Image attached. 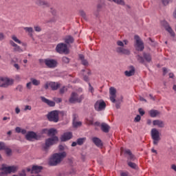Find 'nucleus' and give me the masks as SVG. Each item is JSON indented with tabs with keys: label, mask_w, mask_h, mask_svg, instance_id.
Returning a JSON list of instances; mask_svg holds the SVG:
<instances>
[{
	"label": "nucleus",
	"mask_w": 176,
	"mask_h": 176,
	"mask_svg": "<svg viewBox=\"0 0 176 176\" xmlns=\"http://www.w3.org/2000/svg\"><path fill=\"white\" fill-rule=\"evenodd\" d=\"M65 157H67V153L65 151L54 153L50 158L48 164L52 166H58L64 160Z\"/></svg>",
	"instance_id": "nucleus-1"
},
{
	"label": "nucleus",
	"mask_w": 176,
	"mask_h": 176,
	"mask_svg": "<svg viewBox=\"0 0 176 176\" xmlns=\"http://www.w3.org/2000/svg\"><path fill=\"white\" fill-rule=\"evenodd\" d=\"M58 142V137L53 136L45 140V144L43 145V149L44 151H48L50 146L56 145Z\"/></svg>",
	"instance_id": "nucleus-2"
},
{
	"label": "nucleus",
	"mask_w": 176,
	"mask_h": 176,
	"mask_svg": "<svg viewBox=\"0 0 176 176\" xmlns=\"http://www.w3.org/2000/svg\"><path fill=\"white\" fill-rule=\"evenodd\" d=\"M136 58L140 64L146 65V63H151L152 61V55L148 52H143V56L137 55Z\"/></svg>",
	"instance_id": "nucleus-3"
},
{
	"label": "nucleus",
	"mask_w": 176,
	"mask_h": 176,
	"mask_svg": "<svg viewBox=\"0 0 176 176\" xmlns=\"http://www.w3.org/2000/svg\"><path fill=\"white\" fill-rule=\"evenodd\" d=\"M58 115H60V111L53 110L47 114V118L49 122L58 123V122L60 120V117L58 116Z\"/></svg>",
	"instance_id": "nucleus-4"
},
{
	"label": "nucleus",
	"mask_w": 176,
	"mask_h": 176,
	"mask_svg": "<svg viewBox=\"0 0 176 176\" xmlns=\"http://www.w3.org/2000/svg\"><path fill=\"white\" fill-rule=\"evenodd\" d=\"M83 100H85L84 94L79 96L78 93L72 92L70 95V98H69V102H70V104H75V102H78V104H80Z\"/></svg>",
	"instance_id": "nucleus-5"
},
{
	"label": "nucleus",
	"mask_w": 176,
	"mask_h": 176,
	"mask_svg": "<svg viewBox=\"0 0 176 176\" xmlns=\"http://www.w3.org/2000/svg\"><path fill=\"white\" fill-rule=\"evenodd\" d=\"M109 94H110V101L115 104V102H123V96H121L120 98L116 99V89L114 87L109 88Z\"/></svg>",
	"instance_id": "nucleus-6"
},
{
	"label": "nucleus",
	"mask_w": 176,
	"mask_h": 176,
	"mask_svg": "<svg viewBox=\"0 0 176 176\" xmlns=\"http://www.w3.org/2000/svg\"><path fill=\"white\" fill-rule=\"evenodd\" d=\"M56 50L59 54H68L69 50H68V45L66 43H58L56 47Z\"/></svg>",
	"instance_id": "nucleus-7"
},
{
	"label": "nucleus",
	"mask_w": 176,
	"mask_h": 176,
	"mask_svg": "<svg viewBox=\"0 0 176 176\" xmlns=\"http://www.w3.org/2000/svg\"><path fill=\"white\" fill-rule=\"evenodd\" d=\"M151 138L153 140V145H157L159 144V142L160 141V133H159V131L157 129H151Z\"/></svg>",
	"instance_id": "nucleus-8"
},
{
	"label": "nucleus",
	"mask_w": 176,
	"mask_h": 176,
	"mask_svg": "<svg viewBox=\"0 0 176 176\" xmlns=\"http://www.w3.org/2000/svg\"><path fill=\"white\" fill-rule=\"evenodd\" d=\"M25 138L27 141H39V140H41V135H38L36 133L30 131L26 133Z\"/></svg>",
	"instance_id": "nucleus-9"
},
{
	"label": "nucleus",
	"mask_w": 176,
	"mask_h": 176,
	"mask_svg": "<svg viewBox=\"0 0 176 176\" xmlns=\"http://www.w3.org/2000/svg\"><path fill=\"white\" fill-rule=\"evenodd\" d=\"M14 82L13 79L6 77H0V87H9V86H12Z\"/></svg>",
	"instance_id": "nucleus-10"
},
{
	"label": "nucleus",
	"mask_w": 176,
	"mask_h": 176,
	"mask_svg": "<svg viewBox=\"0 0 176 176\" xmlns=\"http://www.w3.org/2000/svg\"><path fill=\"white\" fill-rule=\"evenodd\" d=\"M1 171H5L7 174H11V173H16L17 170H19V166H6L4 164L1 165V168H0Z\"/></svg>",
	"instance_id": "nucleus-11"
},
{
	"label": "nucleus",
	"mask_w": 176,
	"mask_h": 176,
	"mask_svg": "<svg viewBox=\"0 0 176 176\" xmlns=\"http://www.w3.org/2000/svg\"><path fill=\"white\" fill-rule=\"evenodd\" d=\"M60 85L58 82L47 81L44 84L43 88L45 90H48L49 87H50L52 90L55 91L58 90V89H60Z\"/></svg>",
	"instance_id": "nucleus-12"
},
{
	"label": "nucleus",
	"mask_w": 176,
	"mask_h": 176,
	"mask_svg": "<svg viewBox=\"0 0 176 176\" xmlns=\"http://www.w3.org/2000/svg\"><path fill=\"white\" fill-rule=\"evenodd\" d=\"M134 39L135 40V47L136 50L138 52H142L144 49H145V47L144 45V42L141 41V38H140V36L135 35Z\"/></svg>",
	"instance_id": "nucleus-13"
},
{
	"label": "nucleus",
	"mask_w": 176,
	"mask_h": 176,
	"mask_svg": "<svg viewBox=\"0 0 176 176\" xmlns=\"http://www.w3.org/2000/svg\"><path fill=\"white\" fill-rule=\"evenodd\" d=\"M94 108L98 112H101V111H104L107 108V103L103 100H99L96 102Z\"/></svg>",
	"instance_id": "nucleus-14"
},
{
	"label": "nucleus",
	"mask_w": 176,
	"mask_h": 176,
	"mask_svg": "<svg viewBox=\"0 0 176 176\" xmlns=\"http://www.w3.org/2000/svg\"><path fill=\"white\" fill-rule=\"evenodd\" d=\"M44 63L47 68H56L57 67V60L54 59L46 58Z\"/></svg>",
	"instance_id": "nucleus-15"
},
{
	"label": "nucleus",
	"mask_w": 176,
	"mask_h": 176,
	"mask_svg": "<svg viewBox=\"0 0 176 176\" xmlns=\"http://www.w3.org/2000/svg\"><path fill=\"white\" fill-rule=\"evenodd\" d=\"M82 76H83V80H85V82H87L88 84L90 83V79L89 78V76H90V75H91V71H90V69H82L81 70ZM85 72L87 73V76L86 75V74H85Z\"/></svg>",
	"instance_id": "nucleus-16"
},
{
	"label": "nucleus",
	"mask_w": 176,
	"mask_h": 176,
	"mask_svg": "<svg viewBox=\"0 0 176 176\" xmlns=\"http://www.w3.org/2000/svg\"><path fill=\"white\" fill-rule=\"evenodd\" d=\"M72 138V132H66L64 133L61 136H60V141L61 142H65L67 141H69Z\"/></svg>",
	"instance_id": "nucleus-17"
},
{
	"label": "nucleus",
	"mask_w": 176,
	"mask_h": 176,
	"mask_svg": "<svg viewBox=\"0 0 176 176\" xmlns=\"http://www.w3.org/2000/svg\"><path fill=\"white\" fill-rule=\"evenodd\" d=\"M41 100L43 102H44L45 104H47V105H48V107H56V102L53 101V100H50L46 98H45L44 96H41Z\"/></svg>",
	"instance_id": "nucleus-18"
},
{
	"label": "nucleus",
	"mask_w": 176,
	"mask_h": 176,
	"mask_svg": "<svg viewBox=\"0 0 176 176\" xmlns=\"http://www.w3.org/2000/svg\"><path fill=\"white\" fill-rule=\"evenodd\" d=\"M92 142H94L96 146H98V148H102V146H104L102 140L97 137L92 138Z\"/></svg>",
	"instance_id": "nucleus-19"
},
{
	"label": "nucleus",
	"mask_w": 176,
	"mask_h": 176,
	"mask_svg": "<svg viewBox=\"0 0 176 176\" xmlns=\"http://www.w3.org/2000/svg\"><path fill=\"white\" fill-rule=\"evenodd\" d=\"M116 50L119 54L130 55V50L123 48V47H118Z\"/></svg>",
	"instance_id": "nucleus-20"
},
{
	"label": "nucleus",
	"mask_w": 176,
	"mask_h": 176,
	"mask_svg": "<svg viewBox=\"0 0 176 176\" xmlns=\"http://www.w3.org/2000/svg\"><path fill=\"white\" fill-rule=\"evenodd\" d=\"M43 170V167L38 165H34L32 167V174H39Z\"/></svg>",
	"instance_id": "nucleus-21"
},
{
	"label": "nucleus",
	"mask_w": 176,
	"mask_h": 176,
	"mask_svg": "<svg viewBox=\"0 0 176 176\" xmlns=\"http://www.w3.org/2000/svg\"><path fill=\"white\" fill-rule=\"evenodd\" d=\"M124 153L129 155L127 162H134V160H135V156L133 155L130 149H126L124 151Z\"/></svg>",
	"instance_id": "nucleus-22"
},
{
	"label": "nucleus",
	"mask_w": 176,
	"mask_h": 176,
	"mask_svg": "<svg viewBox=\"0 0 176 176\" xmlns=\"http://www.w3.org/2000/svg\"><path fill=\"white\" fill-rule=\"evenodd\" d=\"M36 3L38 6H43V8H49L50 6V3L45 0H36Z\"/></svg>",
	"instance_id": "nucleus-23"
},
{
	"label": "nucleus",
	"mask_w": 176,
	"mask_h": 176,
	"mask_svg": "<svg viewBox=\"0 0 176 176\" xmlns=\"http://www.w3.org/2000/svg\"><path fill=\"white\" fill-rule=\"evenodd\" d=\"M100 129L103 133H109V130H111V126L108 125V124L103 122L100 125Z\"/></svg>",
	"instance_id": "nucleus-24"
},
{
	"label": "nucleus",
	"mask_w": 176,
	"mask_h": 176,
	"mask_svg": "<svg viewBox=\"0 0 176 176\" xmlns=\"http://www.w3.org/2000/svg\"><path fill=\"white\" fill-rule=\"evenodd\" d=\"M131 69L129 71H125L124 72V75L125 76H133L135 75V67H134V66H131L130 67Z\"/></svg>",
	"instance_id": "nucleus-25"
},
{
	"label": "nucleus",
	"mask_w": 176,
	"mask_h": 176,
	"mask_svg": "<svg viewBox=\"0 0 176 176\" xmlns=\"http://www.w3.org/2000/svg\"><path fill=\"white\" fill-rule=\"evenodd\" d=\"M153 126H157L158 127L163 129L164 127V122L160 120H155L153 121Z\"/></svg>",
	"instance_id": "nucleus-26"
},
{
	"label": "nucleus",
	"mask_w": 176,
	"mask_h": 176,
	"mask_svg": "<svg viewBox=\"0 0 176 176\" xmlns=\"http://www.w3.org/2000/svg\"><path fill=\"white\" fill-rule=\"evenodd\" d=\"M75 42V38L72 37L71 35H67L65 38V43L67 45H71V43H74Z\"/></svg>",
	"instance_id": "nucleus-27"
},
{
	"label": "nucleus",
	"mask_w": 176,
	"mask_h": 176,
	"mask_svg": "<svg viewBox=\"0 0 176 176\" xmlns=\"http://www.w3.org/2000/svg\"><path fill=\"white\" fill-rule=\"evenodd\" d=\"M79 59L81 61V64L82 65H85V67H87L89 65V62L87 60L85 59V55L83 54H79Z\"/></svg>",
	"instance_id": "nucleus-28"
},
{
	"label": "nucleus",
	"mask_w": 176,
	"mask_h": 176,
	"mask_svg": "<svg viewBox=\"0 0 176 176\" xmlns=\"http://www.w3.org/2000/svg\"><path fill=\"white\" fill-rule=\"evenodd\" d=\"M57 134V129L54 128H51L48 129V137H56V135Z\"/></svg>",
	"instance_id": "nucleus-29"
},
{
	"label": "nucleus",
	"mask_w": 176,
	"mask_h": 176,
	"mask_svg": "<svg viewBox=\"0 0 176 176\" xmlns=\"http://www.w3.org/2000/svg\"><path fill=\"white\" fill-rule=\"evenodd\" d=\"M151 118H156L157 115H160V112L157 110L151 109L148 111Z\"/></svg>",
	"instance_id": "nucleus-30"
},
{
	"label": "nucleus",
	"mask_w": 176,
	"mask_h": 176,
	"mask_svg": "<svg viewBox=\"0 0 176 176\" xmlns=\"http://www.w3.org/2000/svg\"><path fill=\"white\" fill-rule=\"evenodd\" d=\"M86 124H88V126H93L94 124V118L93 117H89L85 119Z\"/></svg>",
	"instance_id": "nucleus-31"
},
{
	"label": "nucleus",
	"mask_w": 176,
	"mask_h": 176,
	"mask_svg": "<svg viewBox=\"0 0 176 176\" xmlns=\"http://www.w3.org/2000/svg\"><path fill=\"white\" fill-rule=\"evenodd\" d=\"M127 164L129 167H131V168H133V170H137L138 168V166H137V164L133 163L131 161H127Z\"/></svg>",
	"instance_id": "nucleus-32"
},
{
	"label": "nucleus",
	"mask_w": 176,
	"mask_h": 176,
	"mask_svg": "<svg viewBox=\"0 0 176 176\" xmlns=\"http://www.w3.org/2000/svg\"><path fill=\"white\" fill-rule=\"evenodd\" d=\"M77 145L82 146L83 144H85V142L86 141V138H80L77 139Z\"/></svg>",
	"instance_id": "nucleus-33"
},
{
	"label": "nucleus",
	"mask_w": 176,
	"mask_h": 176,
	"mask_svg": "<svg viewBox=\"0 0 176 176\" xmlns=\"http://www.w3.org/2000/svg\"><path fill=\"white\" fill-rule=\"evenodd\" d=\"M31 82L34 86H39V85H41V80L35 78H31Z\"/></svg>",
	"instance_id": "nucleus-34"
},
{
	"label": "nucleus",
	"mask_w": 176,
	"mask_h": 176,
	"mask_svg": "<svg viewBox=\"0 0 176 176\" xmlns=\"http://www.w3.org/2000/svg\"><path fill=\"white\" fill-rule=\"evenodd\" d=\"M14 52H17L18 53H23L24 50H23L21 47L19 46V45L16 44V46L14 47Z\"/></svg>",
	"instance_id": "nucleus-35"
},
{
	"label": "nucleus",
	"mask_w": 176,
	"mask_h": 176,
	"mask_svg": "<svg viewBox=\"0 0 176 176\" xmlns=\"http://www.w3.org/2000/svg\"><path fill=\"white\" fill-rule=\"evenodd\" d=\"M165 30L168 31V32H169L171 36H175V33L174 32L171 27H170V25L167 27Z\"/></svg>",
	"instance_id": "nucleus-36"
},
{
	"label": "nucleus",
	"mask_w": 176,
	"mask_h": 176,
	"mask_svg": "<svg viewBox=\"0 0 176 176\" xmlns=\"http://www.w3.org/2000/svg\"><path fill=\"white\" fill-rule=\"evenodd\" d=\"M3 151H6L7 156H12V148H9L6 146H5V148H3Z\"/></svg>",
	"instance_id": "nucleus-37"
},
{
	"label": "nucleus",
	"mask_w": 176,
	"mask_h": 176,
	"mask_svg": "<svg viewBox=\"0 0 176 176\" xmlns=\"http://www.w3.org/2000/svg\"><path fill=\"white\" fill-rule=\"evenodd\" d=\"M80 16L84 19V20H87V16H86V12L83 10H81L79 11Z\"/></svg>",
	"instance_id": "nucleus-38"
},
{
	"label": "nucleus",
	"mask_w": 176,
	"mask_h": 176,
	"mask_svg": "<svg viewBox=\"0 0 176 176\" xmlns=\"http://www.w3.org/2000/svg\"><path fill=\"white\" fill-rule=\"evenodd\" d=\"M11 38H12V41L16 42V43H19V45H21V43H22L21 41L18 39V38H17V36H16V35H12Z\"/></svg>",
	"instance_id": "nucleus-39"
},
{
	"label": "nucleus",
	"mask_w": 176,
	"mask_h": 176,
	"mask_svg": "<svg viewBox=\"0 0 176 176\" xmlns=\"http://www.w3.org/2000/svg\"><path fill=\"white\" fill-rule=\"evenodd\" d=\"M23 30L26 32H28L29 34H32L34 32V29L31 27H25L23 28Z\"/></svg>",
	"instance_id": "nucleus-40"
},
{
	"label": "nucleus",
	"mask_w": 176,
	"mask_h": 176,
	"mask_svg": "<svg viewBox=\"0 0 176 176\" xmlns=\"http://www.w3.org/2000/svg\"><path fill=\"white\" fill-rule=\"evenodd\" d=\"M63 63H65V64H69V59L68 57L63 56L62 58Z\"/></svg>",
	"instance_id": "nucleus-41"
},
{
	"label": "nucleus",
	"mask_w": 176,
	"mask_h": 176,
	"mask_svg": "<svg viewBox=\"0 0 176 176\" xmlns=\"http://www.w3.org/2000/svg\"><path fill=\"white\" fill-rule=\"evenodd\" d=\"M73 126H74V127H79V126H82V122H80V121L74 122H73Z\"/></svg>",
	"instance_id": "nucleus-42"
},
{
	"label": "nucleus",
	"mask_w": 176,
	"mask_h": 176,
	"mask_svg": "<svg viewBox=\"0 0 176 176\" xmlns=\"http://www.w3.org/2000/svg\"><path fill=\"white\" fill-rule=\"evenodd\" d=\"M161 25H162L163 27H164L165 29H166L167 27H168V26L170 25H168V23L167 21H162L161 22Z\"/></svg>",
	"instance_id": "nucleus-43"
},
{
	"label": "nucleus",
	"mask_w": 176,
	"mask_h": 176,
	"mask_svg": "<svg viewBox=\"0 0 176 176\" xmlns=\"http://www.w3.org/2000/svg\"><path fill=\"white\" fill-rule=\"evenodd\" d=\"M172 0H162V4L164 6H167L171 2Z\"/></svg>",
	"instance_id": "nucleus-44"
},
{
	"label": "nucleus",
	"mask_w": 176,
	"mask_h": 176,
	"mask_svg": "<svg viewBox=\"0 0 176 176\" xmlns=\"http://www.w3.org/2000/svg\"><path fill=\"white\" fill-rule=\"evenodd\" d=\"M88 85H89V90L93 94V93H94V88L93 87V86H91V84L90 82H89Z\"/></svg>",
	"instance_id": "nucleus-45"
},
{
	"label": "nucleus",
	"mask_w": 176,
	"mask_h": 176,
	"mask_svg": "<svg viewBox=\"0 0 176 176\" xmlns=\"http://www.w3.org/2000/svg\"><path fill=\"white\" fill-rule=\"evenodd\" d=\"M6 146V145H5V142H0V151H3V149H5Z\"/></svg>",
	"instance_id": "nucleus-46"
},
{
	"label": "nucleus",
	"mask_w": 176,
	"mask_h": 176,
	"mask_svg": "<svg viewBox=\"0 0 176 176\" xmlns=\"http://www.w3.org/2000/svg\"><path fill=\"white\" fill-rule=\"evenodd\" d=\"M54 100L57 104H60V102H63V99H61V98H55Z\"/></svg>",
	"instance_id": "nucleus-47"
},
{
	"label": "nucleus",
	"mask_w": 176,
	"mask_h": 176,
	"mask_svg": "<svg viewBox=\"0 0 176 176\" xmlns=\"http://www.w3.org/2000/svg\"><path fill=\"white\" fill-rule=\"evenodd\" d=\"M58 149L59 152H63V151H64L65 149V148L63 146V144H59Z\"/></svg>",
	"instance_id": "nucleus-48"
},
{
	"label": "nucleus",
	"mask_w": 176,
	"mask_h": 176,
	"mask_svg": "<svg viewBox=\"0 0 176 176\" xmlns=\"http://www.w3.org/2000/svg\"><path fill=\"white\" fill-rule=\"evenodd\" d=\"M41 134H49V129H43L41 130Z\"/></svg>",
	"instance_id": "nucleus-49"
},
{
	"label": "nucleus",
	"mask_w": 176,
	"mask_h": 176,
	"mask_svg": "<svg viewBox=\"0 0 176 176\" xmlns=\"http://www.w3.org/2000/svg\"><path fill=\"white\" fill-rule=\"evenodd\" d=\"M9 43L11 46H12V47H15L16 46H17V44H16V43H14V41H13L12 40H10Z\"/></svg>",
	"instance_id": "nucleus-50"
},
{
	"label": "nucleus",
	"mask_w": 176,
	"mask_h": 176,
	"mask_svg": "<svg viewBox=\"0 0 176 176\" xmlns=\"http://www.w3.org/2000/svg\"><path fill=\"white\" fill-rule=\"evenodd\" d=\"M138 112L141 116H144V115H145V111L142 108L138 109Z\"/></svg>",
	"instance_id": "nucleus-51"
},
{
	"label": "nucleus",
	"mask_w": 176,
	"mask_h": 176,
	"mask_svg": "<svg viewBox=\"0 0 176 176\" xmlns=\"http://www.w3.org/2000/svg\"><path fill=\"white\" fill-rule=\"evenodd\" d=\"M140 120H141V116L137 115L134 119V122H138Z\"/></svg>",
	"instance_id": "nucleus-52"
},
{
	"label": "nucleus",
	"mask_w": 176,
	"mask_h": 176,
	"mask_svg": "<svg viewBox=\"0 0 176 176\" xmlns=\"http://www.w3.org/2000/svg\"><path fill=\"white\" fill-rule=\"evenodd\" d=\"M118 46H120L121 47H123L124 46V43L122 41H117Z\"/></svg>",
	"instance_id": "nucleus-53"
},
{
	"label": "nucleus",
	"mask_w": 176,
	"mask_h": 176,
	"mask_svg": "<svg viewBox=\"0 0 176 176\" xmlns=\"http://www.w3.org/2000/svg\"><path fill=\"white\" fill-rule=\"evenodd\" d=\"M34 30L36 32H41V31H42V28L39 26H34Z\"/></svg>",
	"instance_id": "nucleus-54"
},
{
	"label": "nucleus",
	"mask_w": 176,
	"mask_h": 176,
	"mask_svg": "<svg viewBox=\"0 0 176 176\" xmlns=\"http://www.w3.org/2000/svg\"><path fill=\"white\" fill-rule=\"evenodd\" d=\"M16 90H18V91H20V92H21V91H23V85H18L17 87H16Z\"/></svg>",
	"instance_id": "nucleus-55"
},
{
	"label": "nucleus",
	"mask_w": 176,
	"mask_h": 176,
	"mask_svg": "<svg viewBox=\"0 0 176 176\" xmlns=\"http://www.w3.org/2000/svg\"><path fill=\"white\" fill-rule=\"evenodd\" d=\"M115 103H116V109H120V104H121L122 103H120V102H115Z\"/></svg>",
	"instance_id": "nucleus-56"
},
{
	"label": "nucleus",
	"mask_w": 176,
	"mask_h": 176,
	"mask_svg": "<svg viewBox=\"0 0 176 176\" xmlns=\"http://www.w3.org/2000/svg\"><path fill=\"white\" fill-rule=\"evenodd\" d=\"M24 109L25 111H31V109H32V107H31V106L30 105H26Z\"/></svg>",
	"instance_id": "nucleus-57"
},
{
	"label": "nucleus",
	"mask_w": 176,
	"mask_h": 176,
	"mask_svg": "<svg viewBox=\"0 0 176 176\" xmlns=\"http://www.w3.org/2000/svg\"><path fill=\"white\" fill-rule=\"evenodd\" d=\"M5 39V34L3 32H0V41H3Z\"/></svg>",
	"instance_id": "nucleus-58"
},
{
	"label": "nucleus",
	"mask_w": 176,
	"mask_h": 176,
	"mask_svg": "<svg viewBox=\"0 0 176 176\" xmlns=\"http://www.w3.org/2000/svg\"><path fill=\"white\" fill-rule=\"evenodd\" d=\"M59 93L60 94H64V93H65V87H63V88H61L59 91Z\"/></svg>",
	"instance_id": "nucleus-59"
},
{
	"label": "nucleus",
	"mask_w": 176,
	"mask_h": 176,
	"mask_svg": "<svg viewBox=\"0 0 176 176\" xmlns=\"http://www.w3.org/2000/svg\"><path fill=\"white\" fill-rule=\"evenodd\" d=\"M19 176H27V174L25 173V170H22V172L19 173Z\"/></svg>",
	"instance_id": "nucleus-60"
},
{
	"label": "nucleus",
	"mask_w": 176,
	"mask_h": 176,
	"mask_svg": "<svg viewBox=\"0 0 176 176\" xmlns=\"http://www.w3.org/2000/svg\"><path fill=\"white\" fill-rule=\"evenodd\" d=\"M15 131L16 133H21V128H20L19 126H16L15 129Z\"/></svg>",
	"instance_id": "nucleus-61"
},
{
	"label": "nucleus",
	"mask_w": 176,
	"mask_h": 176,
	"mask_svg": "<svg viewBox=\"0 0 176 176\" xmlns=\"http://www.w3.org/2000/svg\"><path fill=\"white\" fill-rule=\"evenodd\" d=\"M32 85V82H28V83L26 84V87H27L28 89H31Z\"/></svg>",
	"instance_id": "nucleus-62"
},
{
	"label": "nucleus",
	"mask_w": 176,
	"mask_h": 176,
	"mask_svg": "<svg viewBox=\"0 0 176 176\" xmlns=\"http://www.w3.org/2000/svg\"><path fill=\"white\" fill-rule=\"evenodd\" d=\"M51 13L53 14V16H56V14L57 13L56 10L51 8Z\"/></svg>",
	"instance_id": "nucleus-63"
},
{
	"label": "nucleus",
	"mask_w": 176,
	"mask_h": 176,
	"mask_svg": "<svg viewBox=\"0 0 176 176\" xmlns=\"http://www.w3.org/2000/svg\"><path fill=\"white\" fill-rule=\"evenodd\" d=\"M172 170H174V171L176 172V165L175 164H173L171 166Z\"/></svg>",
	"instance_id": "nucleus-64"
}]
</instances>
